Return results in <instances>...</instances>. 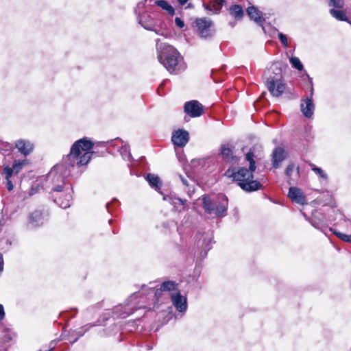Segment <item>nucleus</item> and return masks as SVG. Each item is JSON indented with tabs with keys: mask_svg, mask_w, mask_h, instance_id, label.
Listing matches in <instances>:
<instances>
[{
	"mask_svg": "<svg viewBox=\"0 0 351 351\" xmlns=\"http://www.w3.org/2000/svg\"><path fill=\"white\" fill-rule=\"evenodd\" d=\"M93 147V143L86 138H81L73 144L66 157L69 167L64 163L58 164L48 174V179L51 180L54 184V191H62L64 179L69 176L70 167L75 165L83 166L88 163L93 154L90 152Z\"/></svg>",
	"mask_w": 351,
	"mask_h": 351,
	"instance_id": "nucleus-1",
	"label": "nucleus"
},
{
	"mask_svg": "<svg viewBox=\"0 0 351 351\" xmlns=\"http://www.w3.org/2000/svg\"><path fill=\"white\" fill-rule=\"evenodd\" d=\"M254 155L252 152H249L246 154V160L249 162V169L242 167L237 172H231L228 170L226 174L232 177L234 180L238 182L241 188L246 191H254L258 190L261 187V184L256 180H253L252 172L256 170V165L254 161Z\"/></svg>",
	"mask_w": 351,
	"mask_h": 351,
	"instance_id": "nucleus-2",
	"label": "nucleus"
},
{
	"mask_svg": "<svg viewBox=\"0 0 351 351\" xmlns=\"http://www.w3.org/2000/svg\"><path fill=\"white\" fill-rule=\"evenodd\" d=\"M156 49L158 52L159 62L167 69L170 73L176 74L184 70L183 59L179 52L172 46L166 43H159L156 40Z\"/></svg>",
	"mask_w": 351,
	"mask_h": 351,
	"instance_id": "nucleus-3",
	"label": "nucleus"
},
{
	"mask_svg": "<svg viewBox=\"0 0 351 351\" xmlns=\"http://www.w3.org/2000/svg\"><path fill=\"white\" fill-rule=\"evenodd\" d=\"M267 89L274 97H280L285 90L286 84L283 82L282 64L274 62L267 68L263 75Z\"/></svg>",
	"mask_w": 351,
	"mask_h": 351,
	"instance_id": "nucleus-4",
	"label": "nucleus"
},
{
	"mask_svg": "<svg viewBox=\"0 0 351 351\" xmlns=\"http://www.w3.org/2000/svg\"><path fill=\"white\" fill-rule=\"evenodd\" d=\"M203 208L205 212L216 217H221L226 215L228 200L226 195L219 194L215 196L202 197Z\"/></svg>",
	"mask_w": 351,
	"mask_h": 351,
	"instance_id": "nucleus-5",
	"label": "nucleus"
},
{
	"mask_svg": "<svg viewBox=\"0 0 351 351\" xmlns=\"http://www.w3.org/2000/svg\"><path fill=\"white\" fill-rule=\"evenodd\" d=\"M195 25L201 37L207 38L213 35L215 31L213 29V23L210 19H197L195 21Z\"/></svg>",
	"mask_w": 351,
	"mask_h": 351,
	"instance_id": "nucleus-6",
	"label": "nucleus"
},
{
	"mask_svg": "<svg viewBox=\"0 0 351 351\" xmlns=\"http://www.w3.org/2000/svg\"><path fill=\"white\" fill-rule=\"evenodd\" d=\"M184 111L192 117H199L203 113L202 105L196 100L188 101L184 105Z\"/></svg>",
	"mask_w": 351,
	"mask_h": 351,
	"instance_id": "nucleus-7",
	"label": "nucleus"
},
{
	"mask_svg": "<svg viewBox=\"0 0 351 351\" xmlns=\"http://www.w3.org/2000/svg\"><path fill=\"white\" fill-rule=\"evenodd\" d=\"M189 140V134L184 130H178L176 131L172 137L173 143L178 147H182L186 145Z\"/></svg>",
	"mask_w": 351,
	"mask_h": 351,
	"instance_id": "nucleus-8",
	"label": "nucleus"
},
{
	"mask_svg": "<svg viewBox=\"0 0 351 351\" xmlns=\"http://www.w3.org/2000/svg\"><path fill=\"white\" fill-rule=\"evenodd\" d=\"M171 298L173 305L179 312H184L187 309V302L186 298L183 297L180 291L172 293Z\"/></svg>",
	"mask_w": 351,
	"mask_h": 351,
	"instance_id": "nucleus-9",
	"label": "nucleus"
},
{
	"mask_svg": "<svg viewBox=\"0 0 351 351\" xmlns=\"http://www.w3.org/2000/svg\"><path fill=\"white\" fill-rule=\"evenodd\" d=\"M288 196L293 202L297 204L301 205H304L306 204L305 196L304 195L302 191L297 187H290Z\"/></svg>",
	"mask_w": 351,
	"mask_h": 351,
	"instance_id": "nucleus-10",
	"label": "nucleus"
},
{
	"mask_svg": "<svg viewBox=\"0 0 351 351\" xmlns=\"http://www.w3.org/2000/svg\"><path fill=\"white\" fill-rule=\"evenodd\" d=\"M145 7V2H141L137 5V8L136 10V14H138V23L145 29L147 30L154 31L157 34L162 35V34L160 33L159 30H156L154 29V25L147 21H144L143 17L140 15V11L141 10H143Z\"/></svg>",
	"mask_w": 351,
	"mask_h": 351,
	"instance_id": "nucleus-11",
	"label": "nucleus"
},
{
	"mask_svg": "<svg viewBox=\"0 0 351 351\" xmlns=\"http://www.w3.org/2000/svg\"><path fill=\"white\" fill-rule=\"evenodd\" d=\"M15 146L19 152L25 156L29 155L34 149L33 144L30 141L25 140L16 141Z\"/></svg>",
	"mask_w": 351,
	"mask_h": 351,
	"instance_id": "nucleus-12",
	"label": "nucleus"
},
{
	"mask_svg": "<svg viewBox=\"0 0 351 351\" xmlns=\"http://www.w3.org/2000/svg\"><path fill=\"white\" fill-rule=\"evenodd\" d=\"M300 107L302 112L306 117L311 118L313 116L315 106L311 98L307 97L305 99H303L300 104Z\"/></svg>",
	"mask_w": 351,
	"mask_h": 351,
	"instance_id": "nucleus-13",
	"label": "nucleus"
},
{
	"mask_svg": "<svg viewBox=\"0 0 351 351\" xmlns=\"http://www.w3.org/2000/svg\"><path fill=\"white\" fill-rule=\"evenodd\" d=\"M114 141L115 143L114 145L119 149V151L120 152L123 158L125 160H130L131 154L128 144L119 138L115 139Z\"/></svg>",
	"mask_w": 351,
	"mask_h": 351,
	"instance_id": "nucleus-14",
	"label": "nucleus"
},
{
	"mask_svg": "<svg viewBox=\"0 0 351 351\" xmlns=\"http://www.w3.org/2000/svg\"><path fill=\"white\" fill-rule=\"evenodd\" d=\"M285 156L284 149L281 147L276 148L272 154L274 167L278 168L280 165V163L285 159Z\"/></svg>",
	"mask_w": 351,
	"mask_h": 351,
	"instance_id": "nucleus-15",
	"label": "nucleus"
},
{
	"mask_svg": "<svg viewBox=\"0 0 351 351\" xmlns=\"http://www.w3.org/2000/svg\"><path fill=\"white\" fill-rule=\"evenodd\" d=\"M285 174L288 178V182L291 184V180H295L299 177V168L295 167L293 164L289 165L285 171Z\"/></svg>",
	"mask_w": 351,
	"mask_h": 351,
	"instance_id": "nucleus-16",
	"label": "nucleus"
},
{
	"mask_svg": "<svg viewBox=\"0 0 351 351\" xmlns=\"http://www.w3.org/2000/svg\"><path fill=\"white\" fill-rule=\"evenodd\" d=\"M247 13L250 19L256 23H261L263 21L261 12L254 6L249 7L247 9Z\"/></svg>",
	"mask_w": 351,
	"mask_h": 351,
	"instance_id": "nucleus-17",
	"label": "nucleus"
},
{
	"mask_svg": "<svg viewBox=\"0 0 351 351\" xmlns=\"http://www.w3.org/2000/svg\"><path fill=\"white\" fill-rule=\"evenodd\" d=\"M29 223L32 227H35L43 224V216L40 211H35L32 213L29 217Z\"/></svg>",
	"mask_w": 351,
	"mask_h": 351,
	"instance_id": "nucleus-18",
	"label": "nucleus"
},
{
	"mask_svg": "<svg viewBox=\"0 0 351 351\" xmlns=\"http://www.w3.org/2000/svg\"><path fill=\"white\" fill-rule=\"evenodd\" d=\"M221 156L223 160L226 162H232L234 160L233 154L232 149L229 146L223 145L221 147Z\"/></svg>",
	"mask_w": 351,
	"mask_h": 351,
	"instance_id": "nucleus-19",
	"label": "nucleus"
},
{
	"mask_svg": "<svg viewBox=\"0 0 351 351\" xmlns=\"http://www.w3.org/2000/svg\"><path fill=\"white\" fill-rule=\"evenodd\" d=\"M3 173L5 175V178L6 180V187L9 191H11L14 189L12 182L10 180V178L13 175V169L9 166H6L3 169Z\"/></svg>",
	"mask_w": 351,
	"mask_h": 351,
	"instance_id": "nucleus-20",
	"label": "nucleus"
},
{
	"mask_svg": "<svg viewBox=\"0 0 351 351\" xmlns=\"http://www.w3.org/2000/svg\"><path fill=\"white\" fill-rule=\"evenodd\" d=\"M146 179L152 187L155 188L156 190L160 189L161 182L158 176L149 173Z\"/></svg>",
	"mask_w": 351,
	"mask_h": 351,
	"instance_id": "nucleus-21",
	"label": "nucleus"
},
{
	"mask_svg": "<svg viewBox=\"0 0 351 351\" xmlns=\"http://www.w3.org/2000/svg\"><path fill=\"white\" fill-rule=\"evenodd\" d=\"M158 6L161 8L162 10H166L169 14L173 16L175 14L174 8L165 0H158L155 3Z\"/></svg>",
	"mask_w": 351,
	"mask_h": 351,
	"instance_id": "nucleus-22",
	"label": "nucleus"
},
{
	"mask_svg": "<svg viewBox=\"0 0 351 351\" xmlns=\"http://www.w3.org/2000/svg\"><path fill=\"white\" fill-rule=\"evenodd\" d=\"M230 12L234 17L241 19L243 16V10L241 5H234L230 7Z\"/></svg>",
	"mask_w": 351,
	"mask_h": 351,
	"instance_id": "nucleus-23",
	"label": "nucleus"
},
{
	"mask_svg": "<svg viewBox=\"0 0 351 351\" xmlns=\"http://www.w3.org/2000/svg\"><path fill=\"white\" fill-rule=\"evenodd\" d=\"M223 3V0H217L216 1L211 3L210 5H208L206 8L209 9L215 14H217L221 9Z\"/></svg>",
	"mask_w": 351,
	"mask_h": 351,
	"instance_id": "nucleus-24",
	"label": "nucleus"
},
{
	"mask_svg": "<svg viewBox=\"0 0 351 351\" xmlns=\"http://www.w3.org/2000/svg\"><path fill=\"white\" fill-rule=\"evenodd\" d=\"M330 14L335 17V19L339 21H346L347 18L346 16V14L343 10H338L335 9H331L330 10Z\"/></svg>",
	"mask_w": 351,
	"mask_h": 351,
	"instance_id": "nucleus-25",
	"label": "nucleus"
},
{
	"mask_svg": "<svg viewBox=\"0 0 351 351\" xmlns=\"http://www.w3.org/2000/svg\"><path fill=\"white\" fill-rule=\"evenodd\" d=\"M25 164H27L26 160H15L12 165V167H10L11 169H13V174H17Z\"/></svg>",
	"mask_w": 351,
	"mask_h": 351,
	"instance_id": "nucleus-26",
	"label": "nucleus"
},
{
	"mask_svg": "<svg viewBox=\"0 0 351 351\" xmlns=\"http://www.w3.org/2000/svg\"><path fill=\"white\" fill-rule=\"evenodd\" d=\"M176 287V283L173 281L164 282L160 287V291H172Z\"/></svg>",
	"mask_w": 351,
	"mask_h": 351,
	"instance_id": "nucleus-27",
	"label": "nucleus"
},
{
	"mask_svg": "<svg viewBox=\"0 0 351 351\" xmlns=\"http://www.w3.org/2000/svg\"><path fill=\"white\" fill-rule=\"evenodd\" d=\"M70 195H68V197L64 200H61L60 198L56 197L54 199V202L58 204L62 208H66L70 206Z\"/></svg>",
	"mask_w": 351,
	"mask_h": 351,
	"instance_id": "nucleus-28",
	"label": "nucleus"
},
{
	"mask_svg": "<svg viewBox=\"0 0 351 351\" xmlns=\"http://www.w3.org/2000/svg\"><path fill=\"white\" fill-rule=\"evenodd\" d=\"M290 62L293 67L295 69L302 71L303 69V64L300 62V59L297 57H291L290 58Z\"/></svg>",
	"mask_w": 351,
	"mask_h": 351,
	"instance_id": "nucleus-29",
	"label": "nucleus"
},
{
	"mask_svg": "<svg viewBox=\"0 0 351 351\" xmlns=\"http://www.w3.org/2000/svg\"><path fill=\"white\" fill-rule=\"evenodd\" d=\"M330 230L342 241L351 243V234H345L332 228L330 229Z\"/></svg>",
	"mask_w": 351,
	"mask_h": 351,
	"instance_id": "nucleus-30",
	"label": "nucleus"
},
{
	"mask_svg": "<svg viewBox=\"0 0 351 351\" xmlns=\"http://www.w3.org/2000/svg\"><path fill=\"white\" fill-rule=\"evenodd\" d=\"M310 166L311 167V169L317 174L318 175L320 178L324 179V180H326L327 179V176L326 174L324 172V171L319 168V167H316L315 165L313 164H310Z\"/></svg>",
	"mask_w": 351,
	"mask_h": 351,
	"instance_id": "nucleus-31",
	"label": "nucleus"
},
{
	"mask_svg": "<svg viewBox=\"0 0 351 351\" xmlns=\"http://www.w3.org/2000/svg\"><path fill=\"white\" fill-rule=\"evenodd\" d=\"M179 178H180V181L182 182V183L183 184V185H184L185 186H190L191 182H193V180L189 178V177L188 176H184L182 175H180Z\"/></svg>",
	"mask_w": 351,
	"mask_h": 351,
	"instance_id": "nucleus-32",
	"label": "nucleus"
},
{
	"mask_svg": "<svg viewBox=\"0 0 351 351\" xmlns=\"http://www.w3.org/2000/svg\"><path fill=\"white\" fill-rule=\"evenodd\" d=\"M344 5L343 0H330L329 5L338 8H343Z\"/></svg>",
	"mask_w": 351,
	"mask_h": 351,
	"instance_id": "nucleus-33",
	"label": "nucleus"
},
{
	"mask_svg": "<svg viewBox=\"0 0 351 351\" xmlns=\"http://www.w3.org/2000/svg\"><path fill=\"white\" fill-rule=\"evenodd\" d=\"M278 38L282 45L287 47L288 46V40L286 35L283 34L282 33H279Z\"/></svg>",
	"mask_w": 351,
	"mask_h": 351,
	"instance_id": "nucleus-34",
	"label": "nucleus"
},
{
	"mask_svg": "<svg viewBox=\"0 0 351 351\" xmlns=\"http://www.w3.org/2000/svg\"><path fill=\"white\" fill-rule=\"evenodd\" d=\"M175 23L177 27L179 28H183L185 25L184 21H182L180 18L176 17L175 19Z\"/></svg>",
	"mask_w": 351,
	"mask_h": 351,
	"instance_id": "nucleus-35",
	"label": "nucleus"
},
{
	"mask_svg": "<svg viewBox=\"0 0 351 351\" xmlns=\"http://www.w3.org/2000/svg\"><path fill=\"white\" fill-rule=\"evenodd\" d=\"M5 317V312L3 305L0 304V320H2Z\"/></svg>",
	"mask_w": 351,
	"mask_h": 351,
	"instance_id": "nucleus-36",
	"label": "nucleus"
},
{
	"mask_svg": "<svg viewBox=\"0 0 351 351\" xmlns=\"http://www.w3.org/2000/svg\"><path fill=\"white\" fill-rule=\"evenodd\" d=\"M1 143L2 145L3 146V147L5 148V149L9 150V149H10L12 148V145L11 144L8 143H4L3 142H1Z\"/></svg>",
	"mask_w": 351,
	"mask_h": 351,
	"instance_id": "nucleus-37",
	"label": "nucleus"
},
{
	"mask_svg": "<svg viewBox=\"0 0 351 351\" xmlns=\"http://www.w3.org/2000/svg\"><path fill=\"white\" fill-rule=\"evenodd\" d=\"M181 5L185 4L188 0H177Z\"/></svg>",
	"mask_w": 351,
	"mask_h": 351,
	"instance_id": "nucleus-38",
	"label": "nucleus"
},
{
	"mask_svg": "<svg viewBox=\"0 0 351 351\" xmlns=\"http://www.w3.org/2000/svg\"><path fill=\"white\" fill-rule=\"evenodd\" d=\"M1 258H2V257H1V255L0 254V271H2V269H3V263L1 261Z\"/></svg>",
	"mask_w": 351,
	"mask_h": 351,
	"instance_id": "nucleus-39",
	"label": "nucleus"
},
{
	"mask_svg": "<svg viewBox=\"0 0 351 351\" xmlns=\"http://www.w3.org/2000/svg\"><path fill=\"white\" fill-rule=\"evenodd\" d=\"M110 203H108V204H106V208H107L108 210H109V206H110Z\"/></svg>",
	"mask_w": 351,
	"mask_h": 351,
	"instance_id": "nucleus-40",
	"label": "nucleus"
},
{
	"mask_svg": "<svg viewBox=\"0 0 351 351\" xmlns=\"http://www.w3.org/2000/svg\"><path fill=\"white\" fill-rule=\"evenodd\" d=\"M313 88H311V95H313Z\"/></svg>",
	"mask_w": 351,
	"mask_h": 351,
	"instance_id": "nucleus-41",
	"label": "nucleus"
}]
</instances>
